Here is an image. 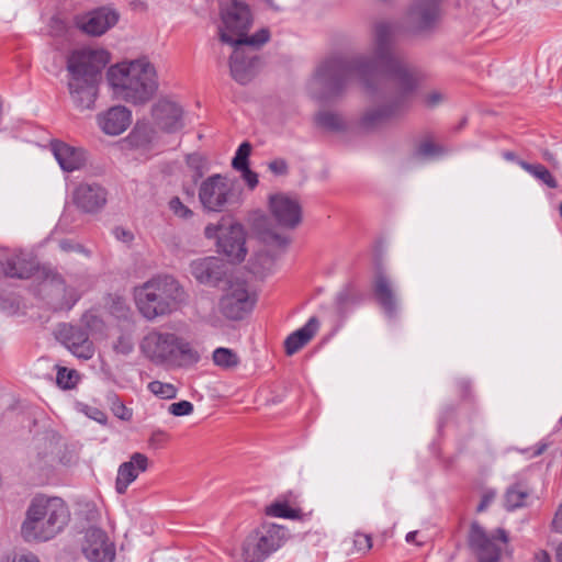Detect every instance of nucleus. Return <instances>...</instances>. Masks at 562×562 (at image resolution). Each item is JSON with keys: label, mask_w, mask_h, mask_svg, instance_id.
I'll return each mask as SVG.
<instances>
[{"label": "nucleus", "mask_w": 562, "mask_h": 562, "mask_svg": "<svg viewBox=\"0 0 562 562\" xmlns=\"http://www.w3.org/2000/svg\"><path fill=\"white\" fill-rule=\"evenodd\" d=\"M132 122L131 111L123 105H114L98 115L100 128L108 135L122 134Z\"/></svg>", "instance_id": "b1692460"}, {"label": "nucleus", "mask_w": 562, "mask_h": 562, "mask_svg": "<svg viewBox=\"0 0 562 562\" xmlns=\"http://www.w3.org/2000/svg\"><path fill=\"white\" fill-rule=\"evenodd\" d=\"M221 290L223 294L218 300V311L225 318L240 321L252 311L256 300L244 279H228Z\"/></svg>", "instance_id": "1a4fd4ad"}, {"label": "nucleus", "mask_w": 562, "mask_h": 562, "mask_svg": "<svg viewBox=\"0 0 562 562\" xmlns=\"http://www.w3.org/2000/svg\"><path fill=\"white\" fill-rule=\"evenodd\" d=\"M168 412L173 416H187L193 412V404L189 401L172 403L169 405Z\"/></svg>", "instance_id": "37998d69"}, {"label": "nucleus", "mask_w": 562, "mask_h": 562, "mask_svg": "<svg viewBox=\"0 0 562 562\" xmlns=\"http://www.w3.org/2000/svg\"><path fill=\"white\" fill-rule=\"evenodd\" d=\"M507 541V532L502 528L488 535L477 522L471 525L469 544L475 552L479 562H498Z\"/></svg>", "instance_id": "9d476101"}, {"label": "nucleus", "mask_w": 562, "mask_h": 562, "mask_svg": "<svg viewBox=\"0 0 562 562\" xmlns=\"http://www.w3.org/2000/svg\"><path fill=\"white\" fill-rule=\"evenodd\" d=\"M199 199L204 209L212 212H221L237 202L234 189L221 175H213L201 183Z\"/></svg>", "instance_id": "f8f14e48"}, {"label": "nucleus", "mask_w": 562, "mask_h": 562, "mask_svg": "<svg viewBox=\"0 0 562 562\" xmlns=\"http://www.w3.org/2000/svg\"><path fill=\"white\" fill-rule=\"evenodd\" d=\"M547 449V445L541 443L537 447L536 451L533 452V456H540Z\"/></svg>", "instance_id": "0e129e2a"}, {"label": "nucleus", "mask_w": 562, "mask_h": 562, "mask_svg": "<svg viewBox=\"0 0 562 562\" xmlns=\"http://www.w3.org/2000/svg\"><path fill=\"white\" fill-rule=\"evenodd\" d=\"M50 283L55 286L63 288L65 297V303L63 304V307L70 310L79 300V294L76 292L75 289L65 286V281L61 276L54 274L50 279Z\"/></svg>", "instance_id": "c9c22d12"}, {"label": "nucleus", "mask_w": 562, "mask_h": 562, "mask_svg": "<svg viewBox=\"0 0 562 562\" xmlns=\"http://www.w3.org/2000/svg\"><path fill=\"white\" fill-rule=\"evenodd\" d=\"M110 61L104 49L79 48L67 57V87L74 105L80 110H92L99 93L102 70Z\"/></svg>", "instance_id": "f03ea898"}, {"label": "nucleus", "mask_w": 562, "mask_h": 562, "mask_svg": "<svg viewBox=\"0 0 562 562\" xmlns=\"http://www.w3.org/2000/svg\"><path fill=\"white\" fill-rule=\"evenodd\" d=\"M533 562H551L550 555L546 551L536 554Z\"/></svg>", "instance_id": "680f3d73"}, {"label": "nucleus", "mask_w": 562, "mask_h": 562, "mask_svg": "<svg viewBox=\"0 0 562 562\" xmlns=\"http://www.w3.org/2000/svg\"><path fill=\"white\" fill-rule=\"evenodd\" d=\"M315 125L324 131L338 133L346 130V122L339 113L324 110L314 116Z\"/></svg>", "instance_id": "c85d7f7f"}, {"label": "nucleus", "mask_w": 562, "mask_h": 562, "mask_svg": "<svg viewBox=\"0 0 562 562\" xmlns=\"http://www.w3.org/2000/svg\"><path fill=\"white\" fill-rule=\"evenodd\" d=\"M245 232L240 224L228 222V228L218 236L217 247L233 261H243L246 257Z\"/></svg>", "instance_id": "412c9836"}, {"label": "nucleus", "mask_w": 562, "mask_h": 562, "mask_svg": "<svg viewBox=\"0 0 562 562\" xmlns=\"http://www.w3.org/2000/svg\"><path fill=\"white\" fill-rule=\"evenodd\" d=\"M271 8L279 10V7L274 4L273 0H265Z\"/></svg>", "instance_id": "338daca9"}, {"label": "nucleus", "mask_w": 562, "mask_h": 562, "mask_svg": "<svg viewBox=\"0 0 562 562\" xmlns=\"http://www.w3.org/2000/svg\"><path fill=\"white\" fill-rule=\"evenodd\" d=\"M318 326V319L313 316L303 327L290 334L284 341L286 355L292 356L303 348L314 337Z\"/></svg>", "instance_id": "bb28decb"}, {"label": "nucleus", "mask_w": 562, "mask_h": 562, "mask_svg": "<svg viewBox=\"0 0 562 562\" xmlns=\"http://www.w3.org/2000/svg\"><path fill=\"white\" fill-rule=\"evenodd\" d=\"M266 514L280 518H296L297 510L290 507L286 502H274L266 508Z\"/></svg>", "instance_id": "e433bc0d"}, {"label": "nucleus", "mask_w": 562, "mask_h": 562, "mask_svg": "<svg viewBox=\"0 0 562 562\" xmlns=\"http://www.w3.org/2000/svg\"><path fill=\"white\" fill-rule=\"evenodd\" d=\"M418 531H411L406 535V541L408 543H413L416 541V536H417Z\"/></svg>", "instance_id": "e2e57ef3"}, {"label": "nucleus", "mask_w": 562, "mask_h": 562, "mask_svg": "<svg viewBox=\"0 0 562 562\" xmlns=\"http://www.w3.org/2000/svg\"><path fill=\"white\" fill-rule=\"evenodd\" d=\"M69 520V510L59 497H34L26 510L21 535L26 541H47L58 535Z\"/></svg>", "instance_id": "39448f33"}, {"label": "nucleus", "mask_w": 562, "mask_h": 562, "mask_svg": "<svg viewBox=\"0 0 562 562\" xmlns=\"http://www.w3.org/2000/svg\"><path fill=\"white\" fill-rule=\"evenodd\" d=\"M440 20V0H414L406 14L407 25L416 35L431 34Z\"/></svg>", "instance_id": "ddd939ff"}, {"label": "nucleus", "mask_w": 562, "mask_h": 562, "mask_svg": "<svg viewBox=\"0 0 562 562\" xmlns=\"http://www.w3.org/2000/svg\"><path fill=\"white\" fill-rule=\"evenodd\" d=\"M529 490L522 483H516L509 486L504 496V506L512 512L527 505Z\"/></svg>", "instance_id": "c756f323"}, {"label": "nucleus", "mask_w": 562, "mask_h": 562, "mask_svg": "<svg viewBox=\"0 0 562 562\" xmlns=\"http://www.w3.org/2000/svg\"><path fill=\"white\" fill-rule=\"evenodd\" d=\"M361 301L360 293L352 284H346L336 295L335 308L340 317H346L348 313Z\"/></svg>", "instance_id": "cd10ccee"}, {"label": "nucleus", "mask_w": 562, "mask_h": 562, "mask_svg": "<svg viewBox=\"0 0 562 562\" xmlns=\"http://www.w3.org/2000/svg\"><path fill=\"white\" fill-rule=\"evenodd\" d=\"M396 24L376 21L373 25L371 54H336L323 59L308 82L313 98L338 99L355 77L374 92V104L360 117V126L374 131L401 116L417 88L418 76L395 49Z\"/></svg>", "instance_id": "f257e3e1"}, {"label": "nucleus", "mask_w": 562, "mask_h": 562, "mask_svg": "<svg viewBox=\"0 0 562 562\" xmlns=\"http://www.w3.org/2000/svg\"><path fill=\"white\" fill-rule=\"evenodd\" d=\"M169 207L173 212L175 215L181 217V218H188L192 216V211L186 206L181 200L177 196L172 198L169 201Z\"/></svg>", "instance_id": "c03bdc74"}, {"label": "nucleus", "mask_w": 562, "mask_h": 562, "mask_svg": "<svg viewBox=\"0 0 562 562\" xmlns=\"http://www.w3.org/2000/svg\"><path fill=\"white\" fill-rule=\"evenodd\" d=\"M148 390L165 400H171L177 396V387L171 383H164L160 381H151L148 384Z\"/></svg>", "instance_id": "ea45409f"}, {"label": "nucleus", "mask_w": 562, "mask_h": 562, "mask_svg": "<svg viewBox=\"0 0 562 562\" xmlns=\"http://www.w3.org/2000/svg\"><path fill=\"white\" fill-rule=\"evenodd\" d=\"M11 562H40L38 559L33 555V554H30V555H15Z\"/></svg>", "instance_id": "bf43d9fd"}, {"label": "nucleus", "mask_w": 562, "mask_h": 562, "mask_svg": "<svg viewBox=\"0 0 562 562\" xmlns=\"http://www.w3.org/2000/svg\"><path fill=\"white\" fill-rule=\"evenodd\" d=\"M353 544L357 551L366 553L372 548L371 536L363 532H356Z\"/></svg>", "instance_id": "a18cd8bd"}, {"label": "nucleus", "mask_w": 562, "mask_h": 562, "mask_svg": "<svg viewBox=\"0 0 562 562\" xmlns=\"http://www.w3.org/2000/svg\"><path fill=\"white\" fill-rule=\"evenodd\" d=\"M2 272L5 277L15 279H29L36 271V263L24 252H13L0 260Z\"/></svg>", "instance_id": "393cba45"}, {"label": "nucleus", "mask_w": 562, "mask_h": 562, "mask_svg": "<svg viewBox=\"0 0 562 562\" xmlns=\"http://www.w3.org/2000/svg\"><path fill=\"white\" fill-rule=\"evenodd\" d=\"M135 303L146 319H155L178 310L186 292L171 276L153 278L134 290Z\"/></svg>", "instance_id": "423d86ee"}, {"label": "nucleus", "mask_w": 562, "mask_h": 562, "mask_svg": "<svg viewBox=\"0 0 562 562\" xmlns=\"http://www.w3.org/2000/svg\"><path fill=\"white\" fill-rule=\"evenodd\" d=\"M559 212H560V216L562 217V202L559 205Z\"/></svg>", "instance_id": "774afa93"}, {"label": "nucleus", "mask_w": 562, "mask_h": 562, "mask_svg": "<svg viewBox=\"0 0 562 562\" xmlns=\"http://www.w3.org/2000/svg\"><path fill=\"white\" fill-rule=\"evenodd\" d=\"M268 168L276 176H284L289 172L288 162L282 158L270 161Z\"/></svg>", "instance_id": "49530a36"}, {"label": "nucleus", "mask_w": 562, "mask_h": 562, "mask_svg": "<svg viewBox=\"0 0 562 562\" xmlns=\"http://www.w3.org/2000/svg\"><path fill=\"white\" fill-rule=\"evenodd\" d=\"M212 359L215 366L224 369V370H231L240 363V359L238 355L225 347H218L213 351Z\"/></svg>", "instance_id": "2f4dec72"}, {"label": "nucleus", "mask_w": 562, "mask_h": 562, "mask_svg": "<svg viewBox=\"0 0 562 562\" xmlns=\"http://www.w3.org/2000/svg\"><path fill=\"white\" fill-rule=\"evenodd\" d=\"M56 383L64 390H70L75 387L77 383V373L75 370H68L64 367H58Z\"/></svg>", "instance_id": "a19ab883"}, {"label": "nucleus", "mask_w": 562, "mask_h": 562, "mask_svg": "<svg viewBox=\"0 0 562 562\" xmlns=\"http://www.w3.org/2000/svg\"><path fill=\"white\" fill-rule=\"evenodd\" d=\"M139 350L154 364L167 368H189L201 358L186 338L158 329H151L142 338Z\"/></svg>", "instance_id": "20e7f679"}, {"label": "nucleus", "mask_w": 562, "mask_h": 562, "mask_svg": "<svg viewBox=\"0 0 562 562\" xmlns=\"http://www.w3.org/2000/svg\"><path fill=\"white\" fill-rule=\"evenodd\" d=\"M251 153V145L244 142L237 148L235 156L232 160V166L236 170H241L249 167V156Z\"/></svg>", "instance_id": "4c0bfd02"}, {"label": "nucleus", "mask_w": 562, "mask_h": 562, "mask_svg": "<svg viewBox=\"0 0 562 562\" xmlns=\"http://www.w3.org/2000/svg\"><path fill=\"white\" fill-rule=\"evenodd\" d=\"M502 156L505 160L516 162L520 167V162H527L526 160L520 159L516 153L512 150H505L502 153Z\"/></svg>", "instance_id": "4d7b16f0"}, {"label": "nucleus", "mask_w": 562, "mask_h": 562, "mask_svg": "<svg viewBox=\"0 0 562 562\" xmlns=\"http://www.w3.org/2000/svg\"><path fill=\"white\" fill-rule=\"evenodd\" d=\"M266 222H267L266 217H260L255 223L256 229L260 234L261 239L267 244L285 246L289 243L288 238L276 233L271 228L263 227Z\"/></svg>", "instance_id": "473e14b6"}, {"label": "nucleus", "mask_w": 562, "mask_h": 562, "mask_svg": "<svg viewBox=\"0 0 562 562\" xmlns=\"http://www.w3.org/2000/svg\"><path fill=\"white\" fill-rule=\"evenodd\" d=\"M223 27L220 29V38L226 44H237L238 41L248 43L254 47H261L270 38L268 29H261L248 36L251 25L249 7L239 0H220Z\"/></svg>", "instance_id": "0eeeda50"}, {"label": "nucleus", "mask_w": 562, "mask_h": 562, "mask_svg": "<svg viewBox=\"0 0 562 562\" xmlns=\"http://www.w3.org/2000/svg\"><path fill=\"white\" fill-rule=\"evenodd\" d=\"M116 355L130 356L134 350V339L132 334L122 333L112 345Z\"/></svg>", "instance_id": "58836bf2"}, {"label": "nucleus", "mask_w": 562, "mask_h": 562, "mask_svg": "<svg viewBox=\"0 0 562 562\" xmlns=\"http://www.w3.org/2000/svg\"><path fill=\"white\" fill-rule=\"evenodd\" d=\"M520 167L548 188H558V181L550 170L541 164L520 162Z\"/></svg>", "instance_id": "7c9ffc66"}, {"label": "nucleus", "mask_w": 562, "mask_h": 562, "mask_svg": "<svg viewBox=\"0 0 562 562\" xmlns=\"http://www.w3.org/2000/svg\"><path fill=\"white\" fill-rule=\"evenodd\" d=\"M557 561L562 562V543L559 546L557 551Z\"/></svg>", "instance_id": "69168bd1"}, {"label": "nucleus", "mask_w": 562, "mask_h": 562, "mask_svg": "<svg viewBox=\"0 0 562 562\" xmlns=\"http://www.w3.org/2000/svg\"><path fill=\"white\" fill-rule=\"evenodd\" d=\"M190 271L200 283L220 289L228 279L236 277L231 273L229 266L217 257H205L192 261Z\"/></svg>", "instance_id": "4468645a"}, {"label": "nucleus", "mask_w": 562, "mask_h": 562, "mask_svg": "<svg viewBox=\"0 0 562 562\" xmlns=\"http://www.w3.org/2000/svg\"><path fill=\"white\" fill-rule=\"evenodd\" d=\"M148 458L140 452H134L130 460L123 462L117 470L115 481V490L119 494H124L128 485L134 482L139 473L145 472L148 468Z\"/></svg>", "instance_id": "5701e85b"}, {"label": "nucleus", "mask_w": 562, "mask_h": 562, "mask_svg": "<svg viewBox=\"0 0 562 562\" xmlns=\"http://www.w3.org/2000/svg\"><path fill=\"white\" fill-rule=\"evenodd\" d=\"M119 21V13L110 8H98L88 13L77 15L75 25L85 34L100 36L113 27Z\"/></svg>", "instance_id": "a211bd4d"}, {"label": "nucleus", "mask_w": 562, "mask_h": 562, "mask_svg": "<svg viewBox=\"0 0 562 562\" xmlns=\"http://www.w3.org/2000/svg\"><path fill=\"white\" fill-rule=\"evenodd\" d=\"M59 335L66 347L78 358L90 359L93 356V345L86 328L64 325Z\"/></svg>", "instance_id": "4be33fe9"}, {"label": "nucleus", "mask_w": 562, "mask_h": 562, "mask_svg": "<svg viewBox=\"0 0 562 562\" xmlns=\"http://www.w3.org/2000/svg\"><path fill=\"white\" fill-rule=\"evenodd\" d=\"M151 115L155 124L167 133H177L184 126L182 108L170 99H159L153 105Z\"/></svg>", "instance_id": "6ab92c4d"}, {"label": "nucleus", "mask_w": 562, "mask_h": 562, "mask_svg": "<svg viewBox=\"0 0 562 562\" xmlns=\"http://www.w3.org/2000/svg\"><path fill=\"white\" fill-rule=\"evenodd\" d=\"M241 172V178L248 186L250 190L255 189L258 184V175L250 170L249 167L239 170Z\"/></svg>", "instance_id": "864d4df0"}, {"label": "nucleus", "mask_w": 562, "mask_h": 562, "mask_svg": "<svg viewBox=\"0 0 562 562\" xmlns=\"http://www.w3.org/2000/svg\"><path fill=\"white\" fill-rule=\"evenodd\" d=\"M371 290L374 300L390 319L396 318L400 311V300L392 279L378 268L372 280Z\"/></svg>", "instance_id": "dca6fc26"}, {"label": "nucleus", "mask_w": 562, "mask_h": 562, "mask_svg": "<svg viewBox=\"0 0 562 562\" xmlns=\"http://www.w3.org/2000/svg\"><path fill=\"white\" fill-rule=\"evenodd\" d=\"M443 153L442 148L431 140H423L416 148L415 155L422 158H436Z\"/></svg>", "instance_id": "79ce46f5"}, {"label": "nucleus", "mask_w": 562, "mask_h": 562, "mask_svg": "<svg viewBox=\"0 0 562 562\" xmlns=\"http://www.w3.org/2000/svg\"><path fill=\"white\" fill-rule=\"evenodd\" d=\"M59 247L63 251L65 252H70V251H78V252H85L86 255H88V251H86V249L83 248L82 245H79V244H74L71 240L69 239H63L59 241Z\"/></svg>", "instance_id": "5fc2aeb1"}, {"label": "nucleus", "mask_w": 562, "mask_h": 562, "mask_svg": "<svg viewBox=\"0 0 562 562\" xmlns=\"http://www.w3.org/2000/svg\"><path fill=\"white\" fill-rule=\"evenodd\" d=\"M552 527L555 531L562 533V505L559 507V509L555 513V516L552 521Z\"/></svg>", "instance_id": "6e6d98bb"}, {"label": "nucleus", "mask_w": 562, "mask_h": 562, "mask_svg": "<svg viewBox=\"0 0 562 562\" xmlns=\"http://www.w3.org/2000/svg\"><path fill=\"white\" fill-rule=\"evenodd\" d=\"M492 499H493V495L485 494V495L482 497V499H481V502H480V504H479V506H477V512H483V510H485V509H486V507H487V506L490 505V503L492 502Z\"/></svg>", "instance_id": "052dcab7"}, {"label": "nucleus", "mask_w": 562, "mask_h": 562, "mask_svg": "<svg viewBox=\"0 0 562 562\" xmlns=\"http://www.w3.org/2000/svg\"><path fill=\"white\" fill-rule=\"evenodd\" d=\"M446 99L445 94L440 91H430L424 97L425 104L429 108H435L443 102Z\"/></svg>", "instance_id": "8fccbe9b"}, {"label": "nucleus", "mask_w": 562, "mask_h": 562, "mask_svg": "<svg viewBox=\"0 0 562 562\" xmlns=\"http://www.w3.org/2000/svg\"><path fill=\"white\" fill-rule=\"evenodd\" d=\"M106 80L114 98L133 104L148 102L158 89L156 69L146 59L111 66Z\"/></svg>", "instance_id": "7ed1b4c3"}, {"label": "nucleus", "mask_w": 562, "mask_h": 562, "mask_svg": "<svg viewBox=\"0 0 562 562\" xmlns=\"http://www.w3.org/2000/svg\"><path fill=\"white\" fill-rule=\"evenodd\" d=\"M83 412H85V414H86L89 418H91V419H93V420L98 422L99 424H102V425H105V424H106L108 416H106V414H105L103 411H101L100 408H98V407H93V406H86V407H85V409H83Z\"/></svg>", "instance_id": "de8ad7c7"}, {"label": "nucleus", "mask_w": 562, "mask_h": 562, "mask_svg": "<svg viewBox=\"0 0 562 562\" xmlns=\"http://www.w3.org/2000/svg\"><path fill=\"white\" fill-rule=\"evenodd\" d=\"M52 151L64 171L71 172L85 165V151L79 148L55 140L52 143Z\"/></svg>", "instance_id": "a878e982"}, {"label": "nucleus", "mask_w": 562, "mask_h": 562, "mask_svg": "<svg viewBox=\"0 0 562 562\" xmlns=\"http://www.w3.org/2000/svg\"><path fill=\"white\" fill-rule=\"evenodd\" d=\"M269 209L277 225L282 228L294 229L302 222V205L294 196L284 193L270 195Z\"/></svg>", "instance_id": "2eb2a0df"}, {"label": "nucleus", "mask_w": 562, "mask_h": 562, "mask_svg": "<svg viewBox=\"0 0 562 562\" xmlns=\"http://www.w3.org/2000/svg\"><path fill=\"white\" fill-rule=\"evenodd\" d=\"M169 440V435L160 429L153 431L149 442L155 448H161Z\"/></svg>", "instance_id": "3c124183"}, {"label": "nucleus", "mask_w": 562, "mask_h": 562, "mask_svg": "<svg viewBox=\"0 0 562 562\" xmlns=\"http://www.w3.org/2000/svg\"><path fill=\"white\" fill-rule=\"evenodd\" d=\"M458 387L461 392V395L463 397H467L470 393V390H471V385H470V382L467 381V380H460L458 381Z\"/></svg>", "instance_id": "13d9d810"}, {"label": "nucleus", "mask_w": 562, "mask_h": 562, "mask_svg": "<svg viewBox=\"0 0 562 562\" xmlns=\"http://www.w3.org/2000/svg\"><path fill=\"white\" fill-rule=\"evenodd\" d=\"M106 401L110 405L112 413L122 420H130L132 418V409L127 408L120 397L111 392L106 395Z\"/></svg>", "instance_id": "f704fd0d"}, {"label": "nucleus", "mask_w": 562, "mask_h": 562, "mask_svg": "<svg viewBox=\"0 0 562 562\" xmlns=\"http://www.w3.org/2000/svg\"><path fill=\"white\" fill-rule=\"evenodd\" d=\"M36 458L33 460V465L37 469H44L53 456V441L50 439H43L37 447Z\"/></svg>", "instance_id": "72a5a7b5"}, {"label": "nucleus", "mask_w": 562, "mask_h": 562, "mask_svg": "<svg viewBox=\"0 0 562 562\" xmlns=\"http://www.w3.org/2000/svg\"><path fill=\"white\" fill-rule=\"evenodd\" d=\"M81 550L90 562H113L115 558L114 544L106 532L98 527L86 530Z\"/></svg>", "instance_id": "f3484780"}, {"label": "nucleus", "mask_w": 562, "mask_h": 562, "mask_svg": "<svg viewBox=\"0 0 562 562\" xmlns=\"http://www.w3.org/2000/svg\"><path fill=\"white\" fill-rule=\"evenodd\" d=\"M234 47L229 57L231 77L239 85L249 83L261 67V59L257 53L260 47H254L240 41L232 44Z\"/></svg>", "instance_id": "9b49d317"}, {"label": "nucleus", "mask_w": 562, "mask_h": 562, "mask_svg": "<svg viewBox=\"0 0 562 562\" xmlns=\"http://www.w3.org/2000/svg\"><path fill=\"white\" fill-rule=\"evenodd\" d=\"M108 192L98 183L83 182L72 191V202L82 212L95 214L106 204Z\"/></svg>", "instance_id": "aec40b11"}, {"label": "nucleus", "mask_w": 562, "mask_h": 562, "mask_svg": "<svg viewBox=\"0 0 562 562\" xmlns=\"http://www.w3.org/2000/svg\"><path fill=\"white\" fill-rule=\"evenodd\" d=\"M112 233L117 240L125 244H130L134 239V234L130 229H126L122 226L114 227Z\"/></svg>", "instance_id": "603ef678"}, {"label": "nucleus", "mask_w": 562, "mask_h": 562, "mask_svg": "<svg viewBox=\"0 0 562 562\" xmlns=\"http://www.w3.org/2000/svg\"><path fill=\"white\" fill-rule=\"evenodd\" d=\"M228 228V223H218V224H209L205 229L204 234L207 238H217L218 236L224 233Z\"/></svg>", "instance_id": "09e8293b"}, {"label": "nucleus", "mask_w": 562, "mask_h": 562, "mask_svg": "<svg viewBox=\"0 0 562 562\" xmlns=\"http://www.w3.org/2000/svg\"><path fill=\"white\" fill-rule=\"evenodd\" d=\"M285 527L265 522L252 530L243 541L241 558L245 562H262L288 541Z\"/></svg>", "instance_id": "6e6552de"}]
</instances>
